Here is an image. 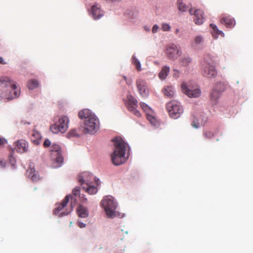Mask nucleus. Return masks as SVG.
Segmentation results:
<instances>
[{"label": "nucleus", "mask_w": 253, "mask_h": 253, "mask_svg": "<svg viewBox=\"0 0 253 253\" xmlns=\"http://www.w3.org/2000/svg\"><path fill=\"white\" fill-rule=\"evenodd\" d=\"M20 89L15 82L7 76L0 78V100H10L19 96Z\"/></svg>", "instance_id": "f257e3e1"}, {"label": "nucleus", "mask_w": 253, "mask_h": 253, "mask_svg": "<svg viewBox=\"0 0 253 253\" xmlns=\"http://www.w3.org/2000/svg\"><path fill=\"white\" fill-rule=\"evenodd\" d=\"M115 149L111 156L114 165H120L125 163V155L126 144L121 137H116L113 140Z\"/></svg>", "instance_id": "f03ea898"}, {"label": "nucleus", "mask_w": 253, "mask_h": 253, "mask_svg": "<svg viewBox=\"0 0 253 253\" xmlns=\"http://www.w3.org/2000/svg\"><path fill=\"white\" fill-rule=\"evenodd\" d=\"M101 205L104 208L108 217L113 218L116 216L115 211L117 204L114 201L113 197L108 196L104 197L101 201Z\"/></svg>", "instance_id": "7ed1b4c3"}, {"label": "nucleus", "mask_w": 253, "mask_h": 253, "mask_svg": "<svg viewBox=\"0 0 253 253\" xmlns=\"http://www.w3.org/2000/svg\"><path fill=\"white\" fill-rule=\"evenodd\" d=\"M166 108L170 118L176 119L179 118L183 112V109L180 103L176 100L168 102Z\"/></svg>", "instance_id": "20e7f679"}, {"label": "nucleus", "mask_w": 253, "mask_h": 253, "mask_svg": "<svg viewBox=\"0 0 253 253\" xmlns=\"http://www.w3.org/2000/svg\"><path fill=\"white\" fill-rule=\"evenodd\" d=\"M69 122V120L67 116H62L58 121L50 126V129L54 133L59 132L64 133L68 128Z\"/></svg>", "instance_id": "39448f33"}, {"label": "nucleus", "mask_w": 253, "mask_h": 253, "mask_svg": "<svg viewBox=\"0 0 253 253\" xmlns=\"http://www.w3.org/2000/svg\"><path fill=\"white\" fill-rule=\"evenodd\" d=\"M99 126V122L98 119L96 116H92L85 121L84 133L85 134H93L98 130Z\"/></svg>", "instance_id": "423d86ee"}, {"label": "nucleus", "mask_w": 253, "mask_h": 253, "mask_svg": "<svg viewBox=\"0 0 253 253\" xmlns=\"http://www.w3.org/2000/svg\"><path fill=\"white\" fill-rule=\"evenodd\" d=\"M50 150L51 152L52 159L54 161L53 167L54 168L60 167L63 164L64 161L61 153L60 146L58 144H53L51 146Z\"/></svg>", "instance_id": "0eeeda50"}, {"label": "nucleus", "mask_w": 253, "mask_h": 253, "mask_svg": "<svg viewBox=\"0 0 253 253\" xmlns=\"http://www.w3.org/2000/svg\"><path fill=\"white\" fill-rule=\"evenodd\" d=\"M181 90L189 97H198L201 95V90L199 88H194L189 83L183 82L181 85Z\"/></svg>", "instance_id": "6e6552de"}, {"label": "nucleus", "mask_w": 253, "mask_h": 253, "mask_svg": "<svg viewBox=\"0 0 253 253\" xmlns=\"http://www.w3.org/2000/svg\"><path fill=\"white\" fill-rule=\"evenodd\" d=\"M78 181L82 186L92 184L93 182H95L97 185L100 183L98 179H96L92 174L86 171L82 173L79 176Z\"/></svg>", "instance_id": "1a4fd4ad"}, {"label": "nucleus", "mask_w": 253, "mask_h": 253, "mask_svg": "<svg viewBox=\"0 0 253 253\" xmlns=\"http://www.w3.org/2000/svg\"><path fill=\"white\" fill-rule=\"evenodd\" d=\"M137 100L131 95H128L125 101V105L127 109L137 117L141 116V113L136 108L138 107Z\"/></svg>", "instance_id": "9d476101"}, {"label": "nucleus", "mask_w": 253, "mask_h": 253, "mask_svg": "<svg viewBox=\"0 0 253 253\" xmlns=\"http://www.w3.org/2000/svg\"><path fill=\"white\" fill-rule=\"evenodd\" d=\"M202 74L208 78H214L217 72L212 63L204 61L202 64Z\"/></svg>", "instance_id": "9b49d317"}, {"label": "nucleus", "mask_w": 253, "mask_h": 253, "mask_svg": "<svg viewBox=\"0 0 253 253\" xmlns=\"http://www.w3.org/2000/svg\"><path fill=\"white\" fill-rule=\"evenodd\" d=\"M167 57L171 60H175L181 55V51L174 44L169 45L166 49Z\"/></svg>", "instance_id": "f8f14e48"}, {"label": "nucleus", "mask_w": 253, "mask_h": 253, "mask_svg": "<svg viewBox=\"0 0 253 253\" xmlns=\"http://www.w3.org/2000/svg\"><path fill=\"white\" fill-rule=\"evenodd\" d=\"M136 84L140 94L143 97H147L149 94V90L146 82L142 79H139L136 80Z\"/></svg>", "instance_id": "ddd939ff"}, {"label": "nucleus", "mask_w": 253, "mask_h": 253, "mask_svg": "<svg viewBox=\"0 0 253 253\" xmlns=\"http://www.w3.org/2000/svg\"><path fill=\"white\" fill-rule=\"evenodd\" d=\"M189 12L191 15H194V21L196 24L201 25L203 23L204 20V12L202 10H194L192 8H191Z\"/></svg>", "instance_id": "4468645a"}, {"label": "nucleus", "mask_w": 253, "mask_h": 253, "mask_svg": "<svg viewBox=\"0 0 253 253\" xmlns=\"http://www.w3.org/2000/svg\"><path fill=\"white\" fill-rule=\"evenodd\" d=\"M16 149L17 151L19 153H24L28 151V143L24 139L18 140L16 142Z\"/></svg>", "instance_id": "2eb2a0df"}, {"label": "nucleus", "mask_w": 253, "mask_h": 253, "mask_svg": "<svg viewBox=\"0 0 253 253\" xmlns=\"http://www.w3.org/2000/svg\"><path fill=\"white\" fill-rule=\"evenodd\" d=\"M27 174L28 177L33 181H38L40 180V176L38 171H36L35 169L30 165L27 170Z\"/></svg>", "instance_id": "dca6fc26"}, {"label": "nucleus", "mask_w": 253, "mask_h": 253, "mask_svg": "<svg viewBox=\"0 0 253 253\" xmlns=\"http://www.w3.org/2000/svg\"><path fill=\"white\" fill-rule=\"evenodd\" d=\"M72 198L71 195H67L62 200V202L59 204L53 211L54 214L57 215L59 211H61L69 203L70 199Z\"/></svg>", "instance_id": "f3484780"}, {"label": "nucleus", "mask_w": 253, "mask_h": 253, "mask_svg": "<svg viewBox=\"0 0 253 253\" xmlns=\"http://www.w3.org/2000/svg\"><path fill=\"white\" fill-rule=\"evenodd\" d=\"M91 10L92 17L94 20H97L103 16V12L97 5H93Z\"/></svg>", "instance_id": "a211bd4d"}, {"label": "nucleus", "mask_w": 253, "mask_h": 253, "mask_svg": "<svg viewBox=\"0 0 253 253\" xmlns=\"http://www.w3.org/2000/svg\"><path fill=\"white\" fill-rule=\"evenodd\" d=\"M220 22L222 24L229 28L233 27L235 25V20L230 18V16L223 17L220 20Z\"/></svg>", "instance_id": "6ab92c4d"}, {"label": "nucleus", "mask_w": 253, "mask_h": 253, "mask_svg": "<svg viewBox=\"0 0 253 253\" xmlns=\"http://www.w3.org/2000/svg\"><path fill=\"white\" fill-rule=\"evenodd\" d=\"M42 136L40 133L37 130L34 129L32 131L31 136V141L35 145H38L40 143Z\"/></svg>", "instance_id": "aec40b11"}, {"label": "nucleus", "mask_w": 253, "mask_h": 253, "mask_svg": "<svg viewBox=\"0 0 253 253\" xmlns=\"http://www.w3.org/2000/svg\"><path fill=\"white\" fill-rule=\"evenodd\" d=\"M92 116H95L92 114L90 110L87 109H83L79 113V117L81 119H85L87 120Z\"/></svg>", "instance_id": "412c9836"}, {"label": "nucleus", "mask_w": 253, "mask_h": 253, "mask_svg": "<svg viewBox=\"0 0 253 253\" xmlns=\"http://www.w3.org/2000/svg\"><path fill=\"white\" fill-rule=\"evenodd\" d=\"M78 216L82 218H85L88 216L87 209L82 205H80L77 210Z\"/></svg>", "instance_id": "4be33fe9"}, {"label": "nucleus", "mask_w": 253, "mask_h": 253, "mask_svg": "<svg viewBox=\"0 0 253 253\" xmlns=\"http://www.w3.org/2000/svg\"><path fill=\"white\" fill-rule=\"evenodd\" d=\"M170 71L169 67L168 66H164L160 73L158 76L161 80H164L166 78Z\"/></svg>", "instance_id": "5701e85b"}, {"label": "nucleus", "mask_w": 253, "mask_h": 253, "mask_svg": "<svg viewBox=\"0 0 253 253\" xmlns=\"http://www.w3.org/2000/svg\"><path fill=\"white\" fill-rule=\"evenodd\" d=\"M92 184H89L88 185L83 186L82 188L86 192L89 194H94L97 193V189L96 187L94 185H92Z\"/></svg>", "instance_id": "b1692460"}, {"label": "nucleus", "mask_w": 253, "mask_h": 253, "mask_svg": "<svg viewBox=\"0 0 253 253\" xmlns=\"http://www.w3.org/2000/svg\"><path fill=\"white\" fill-rule=\"evenodd\" d=\"M163 92L166 96L171 97L174 94V91L172 86H167L163 89Z\"/></svg>", "instance_id": "393cba45"}, {"label": "nucleus", "mask_w": 253, "mask_h": 253, "mask_svg": "<svg viewBox=\"0 0 253 253\" xmlns=\"http://www.w3.org/2000/svg\"><path fill=\"white\" fill-rule=\"evenodd\" d=\"M179 61L181 66L186 67L191 62L192 59L189 56H186L180 58Z\"/></svg>", "instance_id": "a878e982"}, {"label": "nucleus", "mask_w": 253, "mask_h": 253, "mask_svg": "<svg viewBox=\"0 0 253 253\" xmlns=\"http://www.w3.org/2000/svg\"><path fill=\"white\" fill-rule=\"evenodd\" d=\"M40 84L38 80L35 79L30 80L28 83V87L30 89H34L39 87Z\"/></svg>", "instance_id": "bb28decb"}, {"label": "nucleus", "mask_w": 253, "mask_h": 253, "mask_svg": "<svg viewBox=\"0 0 253 253\" xmlns=\"http://www.w3.org/2000/svg\"><path fill=\"white\" fill-rule=\"evenodd\" d=\"M177 6L179 11L182 12L186 11L188 7L186 4L184 3L181 0H177Z\"/></svg>", "instance_id": "cd10ccee"}, {"label": "nucleus", "mask_w": 253, "mask_h": 253, "mask_svg": "<svg viewBox=\"0 0 253 253\" xmlns=\"http://www.w3.org/2000/svg\"><path fill=\"white\" fill-rule=\"evenodd\" d=\"M220 92H218L216 89H213L211 94V98L212 101H214V103H216V101L219 97Z\"/></svg>", "instance_id": "c85d7f7f"}, {"label": "nucleus", "mask_w": 253, "mask_h": 253, "mask_svg": "<svg viewBox=\"0 0 253 253\" xmlns=\"http://www.w3.org/2000/svg\"><path fill=\"white\" fill-rule=\"evenodd\" d=\"M203 136L205 138L210 139L213 137L214 133L211 130H205L203 131Z\"/></svg>", "instance_id": "c756f323"}, {"label": "nucleus", "mask_w": 253, "mask_h": 253, "mask_svg": "<svg viewBox=\"0 0 253 253\" xmlns=\"http://www.w3.org/2000/svg\"><path fill=\"white\" fill-rule=\"evenodd\" d=\"M214 89H216L218 92H221L225 90V86L224 84L222 83H218L216 84Z\"/></svg>", "instance_id": "7c9ffc66"}, {"label": "nucleus", "mask_w": 253, "mask_h": 253, "mask_svg": "<svg viewBox=\"0 0 253 253\" xmlns=\"http://www.w3.org/2000/svg\"><path fill=\"white\" fill-rule=\"evenodd\" d=\"M140 105L143 110L146 113V115L151 112L150 108L146 104L141 102Z\"/></svg>", "instance_id": "2f4dec72"}, {"label": "nucleus", "mask_w": 253, "mask_h": 253, "mask_svg": "<svg viewBox=\"0 0 253 253\" xmlns=\"http://www.w3.org/2000/svg\"><path fill=\"white\" fill-rule=\"evenodd\" d=\"M146 115L147 119L150 122V123L154 126H156L157 125V121L156 118L149 114H147Z\"/></svg>", "instance_id": "473e14b6"}, {"label": "nucleus", "mask_w": 253, "mask_h": 253, "mask_svg": "<svg viewBox=\"0 0 253 253\" xmlns=\"http://www.w3.org/2000/svg\"><path fill=\"white\" fill-rule=\"evenodd\" d=\"M132 63L135 66L136 69L138 71L141 70V64L139 60L136 59L135 57H133L132 59Z\"/></svg>", "instance_id": "72a5a7b5"}, {"label": "nucleus", "mask_w": 253, "mask_h": 253, "mask_svg": "<svg viewBox=\"0 0 253 253\" xmlns=\"http://www.w3.org/2000/svg\"><path fill=\"white\" fill-rule=\"evenodd\" d=\"M162 29L163 31H169L171 29V27L167 23H163L162 25Z\"/></svg>", "instance_id": "f704fd0d"}, {"label": "nucleus", "mask_w": 253, "mask_h": 253, "mask_svg": "<svg viewBox=\"0 0 253 253\" xmlns=\"http://www.w3.org/2000/svg\"><path fill=\"white\" fill-rule=\"evenodd\" d=\"M210 27L218 35H223V33L221 31H219L217 29L216 25L211 24Z\"/></svg>", "instance_id": "c9c22d12"}, {"label": "nucleus", "mask_w": 253, "mask_h": 253, "mask_svg": "<svg viewBox=\"0 0 253 253\" xmlns=\"http://www.w3.org/2000/svg\"><path fill=\"white\" fill-rule=\"evenodd\" d=\"M69 137L70 136H78L76 129H71L68 133Z\"/></svg>", "instance_id": "e433bc0d"}, {"label": "nucleus", "mask_w": 253, "mask_h": 253, "mask_svg": "<svg viewBox=\"0 0 253 253\" xmlns=\"http://www.w3.org/2000/svg\"><path fill=\"white\" fill-rule=\"evenodd\" d=\"M73 194L77 196H79L80 195V188L78 187H76L73 190Z\"/></svg>", "instance_id": "4c0bfd02"}, {"label": "nucleus", "mask_w": 253, "mask_h": 253, "mask_svg": "<svg viewBox=\"0 0 253 253\" xmlns=\"http://www.w3.org/2000/svg\"><path fill=\"white\" fill-rule=\"evenodd\" d=\"M203 41V38L201 36H197L195 39V42L197 44L200 43Z\"/></svg>", "instance_id": "58836bf2"}, {"label": "nucleus", "mask_w": 253, "mask_h": 253, "mask_svg": "<svg viewBox=\"0 0 253 253\" xmlns=\"http://www.w3.org/2000/svg\"><path fill=\"white\" fill-rule=\"evenodd\" d=\"M7 143V140L3 137L0 136V147Z\"/></svg>", "instance_id": "ea45409f"}, {"label": "nucleus", "mask_w": 253, "mask_h": 253, "mask_svg": "<svg viewBox=\"0 0 253 253\" xmlns=\"http://www.w3.org/2000/svg\"><path fill=\"white\" fill-rule=\"evenodd\" d=\"M51 142L48 139H45L43 143V146L44 147H48L50 145Z\"/></svg>", "instance_id": "a19ab883"}, {"label": "nucleus", "mask_w": 253, "mask_h": 253, "mask_svg": "<svg viewBox=\"0 0 253 253\" xmlns=\"http://www.w3.org/2000/svg\"><path fill=\"white\" fill-rule=\"evenodd\" d=\"M200 123L197 120V122L195 123L194 121H193L192 123V126L196 128H197L200 126Z\"/></svg>", "instance_id": "79ce46f5"}, {"label": "nucleus", "mask_w": 253, "mask_h": 253, "mask_svg": "<svg viewBox=\"0 0 253 253\" xmlns=\"http://www.w3.org/2000/svg\"><path fill=\"white\" fill-rule=\"evenodd\" d=\"M72 209H73L72 206H71V207H70L69 211H64V212H61L60 213V215L63 216V215H66L68 214L71 212V211L72 210Z\"/></svg>", "instance_id": "37998d69"}, {"label": "nucleus", "mask_w": 253, "mask_h": 253, "mask_svg": "<svg viewBox=\"0 0 253 253\" xmlns=\"http://www.w3.org/2000/svg\"><path fill=\"white\" fill-rule=\"evenodd\" d=\"M159 29V26L157 25H154L152 28V32L155 33L157 32Z\"/></svg>", "instance_id": "c03bdc74"}, {"label": "nucleus", "mask_w": 253, "mask_h": 253, "mask_svg": "<svg viewBox=\"0 0 253 253\" xmlns=\"http://www.w3.org/2000/svg\"><path fill=\"white\" fill-rule=\"evenodd\" d=\"M78 225L79 226V227H80V228H82L85 227V226H86V224L85 223H84L82 222H81V221H79L78 222Z\"/></svg>", "instance_id": "a18cd8bd"}, {"label": "nucleus", "mask_w": 253, "mask_h": 253, "mask_svg": "<svg viewBox=\"0 0 253 253\" xmlns=\"http://www.w3.org/2000/svg\"><path fill=\"white\" fill-rule=\"evenodd\" d=\"M6 162L4 160H2L0 159V167L2 168H4L5 167Z\"/></svg>", "instance_id": "49530a36"}, {"label": "nucleus", "mask_w": 253, "mask_h": 253, "mask_svg": "<svg viewBox=\"0 0 253 253\" xmlns=\"http://www.w3.org/2000/svg\"><path fill=\"white\" fill-rule=\"evenodd\" d=\"M6 63H7L6 62L4 61V60L3 58L1 57H0V64H6Z\"/></svg>", "instance_id": "de8ad7c7"}, {"label": "nucleus", "mask_w": 253, "mask_h": 253, "mask_svg": "<svg viewBox=\"0 0 253 253\" xmlns=\"http://www.w3.org/2000/svg\"><path fill=\"white\" fill-rule=\"evenodd\" d=\"M126 84H128V85H130L131 84V83H132V81L131 80H128V81H126Z\"/></svg>", "instance_id": "09e8293b"}, {"label": "nucleus", "mask_w": 253, "mask_h": 253, "mask_svg": "<svg viewBox=\"0 0 253 253\" xmlns=\"http://www.w3.org/2000/svg\"><path fill=\"white\" fill-rule=\"evenodd\" d=\"M121 0H111V2H115L120 1Z\"/></svg>", "instance_id": "8fccbe9b"}, {"label": "nucleus", "mask_w": 253, "mask_h": 253, "mask_svg": "<svg viewBox=\"0 0 253 253\" xmlns=\"http://www.w3.org/2000/svg\"><path fill=\"white\" fill-rule=\"evenodd\" d=\"M179 32V29H177L175 31V33L177 34Z\"/></svg>", "instance_id": "3c124183"}, {"label": "nucleus", "mask_w": 253, "mask_h": 253, "mask_svg": "<svg viewBox=\"0 0 253 253\" xmlns=\"http://www.w3.org/2000/svg\"><path fill=\"white\" fill-rule=\"evenodd\" d=\"M105 0L107 1V2H111V0Z\"/></svg>", "instance_id": "603ef678"}, {"label": "nucleus", "mask_w": 253, "mask_h": 253, "mask_svg": "<svg viewBox=\"0 0 253 253\" xmlns=\"http://www.w3.org/2000/svg\"><path fill=\"white\" fill-rule=\"evenodd\" d=\"M123 78H124V80H125L126 81V77L124 76V77H123Z\"/></svg>", "instance_id": "864d4df0"}]
</instances>
